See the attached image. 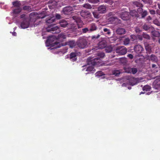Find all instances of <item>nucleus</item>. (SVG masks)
Masks as SVG:
<instances>
[{
	"label": "nucleus",
	"instance_id": "obj_30",
	"mask_svg": "<svg viewBox=\"0 0 160 160\" xmlns=\"http://www.w3.org/2000/svg\"><path fill=\"white\" fill-rule=\"evenodd\" d=\"M121 72L120 70H114L112 72V74L115 76H118L120 75Z\"/></svg>",
	"mask_w": 160,
	"mask_h": 160
},
{
	"label": "nucleus",
	"instance_id": "obj_8",
	"mask_svg": "<svg viewBox=\"0 0 160 160\" xmlns=\"http://www.w3.org/2000/svg\"><path fill=\"white\" fill-rule=\"evenodd\" d=\"M157 78L153 84V87L156 89H160V76H156Z\"/></svg>",
	"mask_w": 160,
	"mask_h": 160
},
{
	"label": "nucleus",
	"instance_id": "obj_18",
	"mask_svg": "<svg viewBox=\"0 0 160 160\" xmlns=\"http://www.w3.org/2000/svg\"><path fill=\"white\" fill-rule=\"evenodd\" d=\"M89 32L96 31L98 28L97 26L95 23H92L89 27Z\"/></svg>",
	"mask_w": 160,
	"mask_h": 160
},
{
	"label": "nucleus",
	"instance_id": "obj_38",
	"mask_svg": "<svg viewBox=\"0 0 160 160\" xmlns=\"http://www.w3.org/2000/svg\"><path fill=\"white\" fill-rule=\"evenodd\" d=\"M142 35L143 38L147 39H150V36L146 33L143 32Z\"/></svg>",
	"mask_w": 160,
	"mask_h": 160
},
{
	"label": "nucleus",
	"instance_id": "obj_54",
	"mask_svg": "<svg viewBox=\"0 0 160 160\" xmlns=\"http://www.w3.org/2000/svg\"><path fill=\"white\" fill-rule=\"evenodd\" d=\"M100 37V35L98 34L97 36L94 35L92 37V39H97L98 38Z\"/></svg>",
	"mask_w": 160,
	"mask_h": 160
},
{
	"label": "nucleus",
	"instance_id": "obj_22",
	"mask_svg": "<svg viewBox=\"0 0 160 160\" xmlns=\"http://www.w3.org/2000/svg\"><path fill=\"white\" fill-rule=\"evenodd\" d=\"M106 7L104 5H101L98 8V11L100 13H104L106 12Z\"/></svg>",
	"mask_w": 160,
	"mask_h": 160
},
{
	"label": "nucleus",
	"instance_id": "obj_46",
	"mask_svg": "<svg viewBox=\"0 0 160 160\" xmlns=\"http://www.w3.org/2000/svg\"><path fill=\"white\" fill-rule=\"evenodd\" d=\"M103 2L108 3L110 5L112 4L113 3L112 0H103Z\"/></svg>",
	"mask_w": 160,
	"mask_h": 160
},
{
	"label": "nucleus",
	"instance_id": "obj_47",
	"mask_svg": "<svg viewBox=\"0 0 160 160\" xmlns=\"http://www.w3.org/2000/svg\"><path fill=\"white\" fill-rule=\"evenodd\" d=\"M153 23L154 24L156 25L157 26H160V23L156 19L153 21Z\"/></svg>",
	"mask_w": 160,
	"mask_h": 160
},
{
	"label": "nucleus",
	"instance_id": "obj_33",
	"mask_svg": "<svg viewBox=\"0 0 160 160\" xmlns=\"http://www.w3.org/2000/svg\"><path fill=\"white\" fill-rule=\"evenodd\" d=\"M131 40L133 42H137V35H132L131 36Z\"/></svg>",
	"mask_w": 160,
	"mask_h": 160
},
{
	"label": "nucleus",
	"instance_id": "obj_31",
	"mask_svg": "<svg viewBox=\"0 0 160 160\" xmlns=\"http://www.w3.org/2000/svg\"><path fill=\"white\" fill-rule=\"evenodd\" d=\"M145 4L151 5L153 3L152 0H141Z\"/></svg>",
	"mask_w": 160,
	"mask_h": 160
},
{
	"label": "nucleus",
	"instance_id": "obj_39",
	"mask_svg": "<svg viewBox=\"0 0 160 160\" xmlns=\"http://www.w3.org/2000/svg\"><path fill=\"white\" fill-rule=\"evenodd\" d=\"M72 18L74 20H75L76 22H77L78 21H79L80 19L79 18V17L78 16V15H74L72 17Z\"/></svg>",
	"mask_w": 160,
	"mask_h": 160
},
{
	"label": "nucleus",
	"instance_id": "obj_15",
	"mask_svg": "<svg viewBox=\"0 0 160 160\" xmlns=\"http://www.w3.org/2000/svg\"><path fill=\"white\" fill-rule=\"evenodd\" d=\"M120 17L124 20H127L129 18V13L127 12H122L120 14Z\"/></svg>",
	"mask_w": 160,
	"mask_h": 160
},
{
	"label": "nucleus",
	"instance_id": "obj_51",
	"mask_svg": "<svg viewBox=\"0 0 160 160\" xmlns=\"http://www.w3.org/2000/svg\"><path fill=\"white\" fill-rule=\"evenodd\" d=\"M88 1L92 3H96L99 2V0H89Z\"/></svg>",
	"mask_w": 160,
	"mask_h": 160
},
{
	"label": "nucleus",
	"instance_id": "obj_19",
	"mask_svg": "<svg viewBox=\"0 0 160 160\" xmlns=\"http://www.w3.org/2000/svg\"><path fill=\"white\" fill-rule=\"evenodd\" d=\"M144 45L147 51V52L149 54L151 53L152 52V50L150 45L147 42H145L144 43Z\"/></svg>",
	"mask_w": 160,
	"mask_h": 160
},
{
	"label": "nucleus",
	"instance_id": "obj_4",
	"mask_svg": "<svg viewBox=\"0 0 160 160\" xmlns=\"http://www.w3.org/2000/svg\"><path fill=\"white\" fill-rule=\"evenodd\" d=\"M115 51L118 55H124L127 52V49L123 46H119L116 48Z\"/></svg>",
	"mask_w": 160,
	"mask_h": 160
},
{
	"label": "nucleus",
	"instance_id": "obj_41",
	"mask_svg": "<svg viewBox=\"0 0 160 160\" xmlns=\"http://www.w3.org/2000/svg\"><path fill=\"white\" fill-rule=\"evenodd\" d=\"M138 72L137 69L136 68H132L131 71V73H132L133 74H135Z\"/></svg>",
	"mask_w": 160,
	"mask_h": 160
},
{
	"label": "nucleus",
	"instance_id": "obj_52",
	"mask_svg": "<svg viewBox=\"0 0 160 160\" xmlns=\"http://www.w3.org/2000/svg\"><path fill=\"white\" fill-rule=\"evenodd\" d=\"M135 31L137 33H139L142 32V30L138 27H136L135 29Z\"/></svg>",
	"mask_w": 160,
	"mask_h": 160
},
{
	"label": "nucleus",
	"instance_id": "obj_61",
	"mask_svg": "<svg viewBox=\"0 0 160 160\" xmlns=\"http://www.w3.org/2000/svg\"><path fill=\"white\" fill-rule=\"evenodd\" d=\"M151 19H152V18L149 16H148L147 18V20L148 21H149Z\"/></svg>",
	"mask_w": 160,
	"mask_h": 160
},
{
	"label": "nucleus",
	"instance_id": "obj_56",
	"mask_svg": "<svg viewBox=\"0 0 160 160\" xmlns=\"http://www.w3.org/2000/svg\"><path fill=\"white\" fill-rule=\"evenodd\" d=\"M114 13L113 12H110L108 14V17H113V16L114 15Z\"/></svg>",
	"mask_w": 160,
	"mask_h": 160
},
{
	"label": "nucleus",
	"instance_id": "obj_10",
	"mask_svg": "<svg viewBox=\"0 0 160 160\" xmlns=\"http://www.w3.org/2000/svg\"><path fill=\"white\" fill-rule=\"evenodd\" d=\"M48 27L47 28V31L48 32H52L53 33H58L60 32V30L58 26H56L54 27Z\"/></svg>",
	"mask_w": 160,
	"mask_h": 160
},
{
	"label": "nucleus",
	"instance_id": "obj_21",
	"mask_svg": "<svg viewBox=\"0 0 160 160\" xmlns=\"http://www.w3.org/2000/svg\"><path fill=\"white\" fill-rule=\"evenodd\" d=\"M132 5L134 7L138 8H142L143 6L141 3L138 1L133 2H132Z\"/></svg>",
	"mask_w": 160,
	"mask_h": 160
},
{
	"label": "nucleus",
	"instance_id": "obj_26",
	"mask_svg": "<svg viewBox=\"0 0 160 160\" xmlns=\"http://www.w3.org/2000/svg\"><path fill=\"white\" fill-rule=\"evenodd\" d=\"M59 23L60 26L62 28L66 27L68 25V23L64 19L60 21Z\"/></svg>",
	"mask_w": 160,
	"mask_h": 160
},
{
	"label": "nucleus",
	"instance_id": "obj_35",
	"mask_svg": "<svg viewBox=\"0 0 160 160\" xmlns=\"http://www.w3.org/2000/svg\"><path fill=\"white\" fill-rule=\"evenodd\" d=\"M118 19V18L116 17H110L108 19V21L109 22H110L112 23L114 21H115L116 20H117Z\"/></svg>",
	"mask_w": 160,
	"mask_h": 160
},
{
	"label": "nucleus",
	"instance_id": "obj_16",
	"mask_svg": "<svg viewBox=\"0 0 160 160\" xmlns=\"http://www.w3.org/2000/svg\"><path fill=\"white\" fill-rule=\"evenodd\" d=\"M137 11L139 14H141L142 18H144L148 14L147 11L146 10L143 11L142 8H138Z\"/></svg>",
	"mask_w": 160,
	"mask_h": 160
},
{
	"label": "nucleus",
	"instance_id": "obj_58",
	"mask_svg": "<svg viewBox=\"0 0 160 160\" xmlns=\"http://www.w3.org/2000/svg\"><path fill=\"white\" fill-rule=\"evenodd\" d=\"M128 57L130 59H132L133 58V55L131 54H128Z\"/></svg>",
	"mask_w": 160,
	"mask_h": 160
},
{
	"label": "nucleus",
	"instance_id": "obj_9",
	"mask_svg": "<svg viewBox=\"0 0 160 160\" xmlns=\"http://www.w3.org/2000/svg\"><path fill=\"white\" fill-rule=\"evenodd\" d=\"M74 7V6H73V7L71 6L66 7L63 8L62 12L64 14L68 15L71 13V11L73 10Z\"/></svg>",
	"mask_w": 160,
	"mask_h": 160
},
{
	"label": "nucleus",
	"instance_id": "obj_5",
	"mask_svg": "<svg viewBox=\"0 0 160 160\" xmlns=\"http://www.w3.org/2000/svg\"><path fill=\"white\" fill-rule=\"evenodd\" d=\"M32 19H30L28 18L24 19L23 21L21 23L20 26L22 28L25 29L28 27L30 24V21Z\"/></svg>",
	"mask_w": 160,
	"mask_h": 160
},
{
	"label": "nucleus",
	"instance_id": "obj_34",
	"mask_svg": "<svg viewBox=\"0 0 160 160\" xmlns=\"http://www.w3.org/2000/svg\"><path fill=\"white\" fill-rule=\"evenodd\" d=\"M22 9L24 10H27L28 11H32V8L30 6H25L23 7Z\"/></svg>",
	"mask_w": 160,
	"mask_h": 160
},
{
	"label": "nucleus",
	"instance_id": "obj_64",
	"mask_svg": "<svg viewBox=\"0 0 160 160\" xmlns=\"http://www.w3.org/2000/svg\"><path fill=\"white\" fill-rule=\"evenodd\" d=\"M157 5L158 6V7L160 9V3H158L157 4Z\"/></svg>",
	"mask_w": 160,
	"mask_h": 160
},
{
	"label": "nucleus",
	"instance_id": "obj_36",
	"mask_svg": "<svg viewBox=\"0 0 160 160\" xmlns=\"http://www.w3.org/2000/svg\"><path fill=\"white\" fill-rule=\"evenodd\" d=\"M103 31L105 33V34H107L108 35H110L111 33L110 30L107 28H104L103 29Z\"/></svg>",
	"mask_w": 160,
	"mask_h": 160
},
{
	"label": "nucleus",
	"instance_id": "obj_24",
	"mask_svg": "<svg viewBox=\"0 0 160 160\" xmlns=\"http://www.w3.org/2000/svg\"><path fill=\"white\" fill-rule=\"evenodd\" d=\"M147 58L148 59L153 62H156L158 61L157 57L154 54H152L150 56H148Z\"/></svg>",
	"mask_w": 160,
	"mask_h": 160
},
{
	"label": "nucleus",
	"instance_id": "obj_23",
	"mask_svg": "<svg viewBox=\"0 0 160 160\" xmlns=\"http://www.w3.org/2000/svg\"><path fill=\"white\" fill-rule=\"evenodd\" d=\"M106 46V42L105 41H101L98 44V47L100 49L105 48Z\"/></svg>",
	"mask_w": 160,
	"mask_h": 160
},
{
	"label": "nucleus",
	"instance_id": "obj_20",
	"mask_svg": "<svg viewBox=\"0 0 160 160\" xmlns=\"http://www.w3.org/2000/svg\"><path fill=\"white\" fill-rule=\"evenodd\" d=\"M116 33L119 35H121L125 33V29L122 28H118L116 30Z\"/></svg>",
	"mask_w": 160,
	"mask_h": 160
},
{
	"label": "nucleus",
	"instance_id": "obj_45",
	"mask_svg": "<svg viewBox=\"0 0 160 160\" xmlns=\"http://www.w3.org/2000/svg\"><path fill=\"white\" fill-rule=\"evenodd\" d=\"M131 68L129 67L125 68V72L128 73H131Z\"/></svg>",
	"mask_w": 160,
	"mask_h": 160
},
{
	"label": "nucleus",
	"instance_id": "obj_55",
	"mask_svg": "<svg viewBox=\"0 0 160 160\" xmlns=\"http://www.w3.org/2000/svg\"><path fill=\"white\" fill-rule=\"evenodd\" d=\"M149 12L151 14L154 15L156 13L155 11L154 10H149Z\"/></svg>",
	"mask_w": 160,
	"mask_h": 160
},
{
	"label": "nucleus",
	"instance_id": "obj_43",
	"mask_svg": "<svg viewBox=\"0 0 160 160\" xmlns=\"http://www.w3.org/2000/svg\"><path fill=\"white\" fill-rule=\"evenodd\" d=\"M130 39L128 38H126L124 41V43L125 45H128L129 43Z\"/></svg>",
	"mask_w": 160,
	"mask_h": 160
},
{
	"label": "nucleus",
	"instance_id": "obj_62",
	"mask_svg": "<svg viewBox=\"0 0 160 160\" xmlns=\"http://www.w3.org/2000/svg\"><path fill=\"white\" fill-rule=\"evenodd\" d=\"M12 35L15 36L17 35V33L15 32H13L12 33Z\"/></svg>",
	"mask_w": 160,
	"mask_h": 160
},
{
	"label": "nucleus",
	"instance_id": "obj_11",
	"mask_svg": "<svg viewBox=\"0 0 160 160\" xmlns=\"http://www.w3.org/2000/svg\"><path fill=\"white\" fill-rule=\"evenodd\" d=\"M80 14L81 16L84 18H89L91 15V13L89 11L84 10H82L80 12Z\"/></svg>",
	"mask_w": 160,
	"mask_h": 160
},
{
	"label": "nucleus",
	"instance_id": "obj_14",
	"mask_svg": "<svg viewBox=\"0 0 160 160\" xmlns=\"http://www.w3.org/2000/svg\"><path fill=\"white\" fill-rule=\"evenodd\" d=\"M55 18L53 17H52L49 18L46 20V23L48 24V27L51 28L53 25L55 24V23H53L55 21Z\"/></svg>",
	"mask_w": 160,
	"mask_h": 160
},
{
	"label": "nucleus",
	"instance_id": "obj_25",
	"mask_svg": "<svg viewBox=\"0 0 160 160\" xmlns=\"http://www.w3.org/2000/svg\"><path fill=\"white\" fill-rule=\"evenodd\" d=\"M76 53L75 52H71L70 55V59L73 62L76 61Z\"/></svg>",
	"mask_w": 160,
	"mask_h": 160
},
{
	"label": "nucleus",
	"instance_id": "obj_2",
	"mask_svg": "<svg viewBox=\"0 0 160 160\" xmlns=\"http://www.w3.org/2000/svg\"><path fill=\"white\" fill-rule=\"evenodd\" d=\"M48 14H46V11H42L41 13L39 14H35L34 13H31L30 15V18L31 19L32 18L34 22H35L36 19L38 18H43Z\"/></svg>",
	"mask_w": 160,
	"mask_h": 160
},
{
	"label": "nucleus",
	"instance_id": "obj_50",
	"mask_svg": "<svg viewBox=\"0 0 160 160\" xmlns=\"http://www.w3.org/2000/svg\"><path fill=\"white\" fill-rule=\"evenodd\" d=\"M82 31L83 33H86L88 32H89V28H82Z\"/></svg>",
	"mask_w": 160,
	"mask_h": 160
},
{
	"label": "nucleus",
	"instance_id": "obj_48",
	"mask_svg": "<svg viewBox=\"0 0 160 160\" xmlns=\"http://www.w3.org/2000/svg\"><path fill=\"white\" fill-rule=\"evenodd\" d=\"M98 56L101 58H103L105 56L104 53L102 52L98 53Z\"/></svg>",
	"mask_w": 160,
	"mask_h": 160
},
{
	"label": "nucleus",
	"instance_id": "obj_49",
	"mask_svg": "<svg viewBox=\"0 0 160 160\" xmlns=\"http://www.w3.org/2000/svg\"><path fill=\"white\" fill-rule=\"evenodd\" d=\"M137 41H142V35H137Z\"/></svg>",
	"mask_w": 160,
	"mask_h": 160
},
{
	"label": "nucleus",
	"instance_id": "obj_32",
	"mask_svg": "<svg viewBox=\"0 0 160 160\" xmlns=\"http://www.w3.org/2000/svg\"><path fill=\"white\" fill-rule=\"evenodd\" d=\"M151 88L149 85H145L142 88V90L144 91H149L150 90Z\"/></svg>",
	"mask_w": 160,
	"mask_h": 160
},
{
	"label": "nucleus",
	"instance_id": "obj_57",
	"mask_svg": "<svg viewBox=\"0 0 160 160\" xmlns=\"http://www.w3.org/2000/svg\"><path fill=\"white\" fill-rule=\"evenodd\" d=\"M93 14L94 16V17L96 18H98V15L97 14V13L95 12H93Z\"/></svg>",
	"mask_w": 160,
	"mask_h": 160
},
{
	"label": "nucleus",
	"instance_id": "obj_1",
	"mask_svg": "<svg viewBox=\"0 0 160 160\" xmlns=\"http://www.w3.org/2000/svg\"><path fill=\"white\" fill-rule=\"evenodd\" d=\"M87 62L88 65L86 71L89 72L92 71L94 72L95 70L94 68V66L98 64L101 62L100 59L99 57L93 58L89 57L87 59Z\"/></svg>",
	"mask_w": 160,
	"mask_h": 160
},
{
	"label": "nucleus",
	"instance_id": "obj_44",
	"mask_svg": "<svg viewBox=\"0 0 160 160\" xmlns=\"http://www.w3.org/2000/svg\"><path fill=\"white\" fill-rule=\"evenodd\" d=\"M143 29L145 31H147L149 29V27L146 24H144L142 27Z\"/></svg>",
	"mask_w": 160,
	"mask_h": 160
},
{
	"label": "nucleus",
	"instance_id": "obj_40",
	"mask_svg": "<svg viewBox=\"0 0 160 160\" xmlns=\"http://www.w3.org/2000/svg\"><path fill=\"white\" fill-rule=\"evenodd\" d=\"M83 7L87 9H91L92 8V6L88 3L84 4L83 5Z\"/></svg>",
	"mask_w": 160,
	"mask_h": 160
},
{
	"label": "nucleus",
	"instance_id": "obj_42",
	"mask_svg": "<svg viewBox=\"0 0 160 160\" xmlns=\"http://www.w3.org/2000/svg\"><path fill=\"white\" fill-rule=\"evenodd\" d=\"M53 39V38L52 37H50L47 40V42H48L49 44L52 43L53 42L52 39Z\"/></svg>",
	"mask_w": 160,
	"mask_h": 160
},
{
	"label": "nucleus",
	"instance_id": "obj_17",
	"mask_svg": "<svg viewBox=\"0 0 160 160\" xmlns=\"http://www.w3.org/2000/svg\"><path fill=\"white\" fill-rule=\"evenodd\" d=\"M12 7L14 8H21L22 4L20 1H16L12 2Z\"/></svg>",
	"mask_w": 160,
	"mask_h": 160
},
{
	"label": "nucleus",
	"instance_id": "obj_6",
	"mask_svg": "<svg viewBox=\"0 0 160 160\" xmlns=\"http://www.w3.org/2000/svg\"><path fill=\"white\" fill-rule=\"evenodd\" d=\"M135 52L138 54L139 57L142 56V53L144 51V49L140 45H136L134 48Z\"/></svg>",
	"mask_w": 160,
	"mask_h": 160
},
{
	"label": "nucleus",
	"instance_id": "obj_7",
	"mask_svg": "<svg viewBox=\"0 0 160 160\" xmlns=\"http://www.w3.org/2000/svg\"><path fill=\"white\" fill-rule=\"evenodd\" d=\"M22 10V8H13L11 12L12 15L14 17H17Z\"/></svg>",
	"mask_w": 160,
	"mask_h": 160
},
{
	"label": "nucleus",
	"instance_id": "obj_27",
	"mask_svg": "<svg viewBox=\"0 0 160 160\" xmlns=\"http://www.w3.org/2000/svg\"><path fill=\"white\" fill-rule=\"evenodd\" d=\"M151 34L153 36L156 37H158L160 36V33L155 30L152 31Z\"/></svg>",
	"mask_w": 160,
	"mask_h": 160
},
{
	"label": "nucleus",
	"instance_id": "obj_63",
	"mask_svg": "<svg viewBox=\"0 0 160 160\" xmlns=\"http://www.w3.org/2000/svg\"><path fill=\"white\" fill-rule=\"evenodd\" d=\"M156 67V65L155 64H153L152 65V67L153 68H155Z\"/></svg>",
	"mask_w": 160,
	"mask_h": 160
},
{
	"label": "nucleus",
	"instance_id": "obj_59",
	"mask_svg": "<svg viewBox=\"0 0 160 160\" xmlns=\"http://www.w3.org/2000/svg\"><path fill=\"white\" fill-rule=\"evenodd\" d=\"M102 72L101 71L97 72V75H98L99 76H101L102 75Z\"/></svg>",
	"mask_w": 160,
	"mask_h": 160
},
{
	"label": "nucleus",
	"instance_id": "obj_60",
	"mask_svg": "<svg viewBox=\"0 0 160 160\" xmlns=\"http://www.w3.org/2000/svg\"><path fill=\"white\" fill-rule=\"evenodd\" d=\"M25 16V14H22L21 15L20 17L21 18H24H24Z\"/></svg>",
	"mask_w": 160,
	"mask_h": 160
},
{
	"label": "nucleus",
	"instance_id": "obj_29",
	"mask_svg": "<svg viewBox=\"0 0 160 160\" xmlns=\"http://www.w3.org/2000/svg\"><path fill=\"white\" fill-rule=\"evenodd\" d=\"M68 45L70 48H72L75 46V42L74 41H70L68 42Z\"/></svg>",
	"mask_w": 160,
	"mask_h": 160
},
{
	"label": "nucleus",
	"instance_id": "obj_13",
	"mask_svg": "<svg viewBox=\"0 0 160 160\" xmlns=\"http://www.w3.org/2000/svg\"><path fill=\"white\" fill-rule=\"evenodd\" d=\"M48 7L50 9L54 8L57 5V2L55 0H50L48 3Z\"/></svg>",
	"mask_w": 160,
	"mask_h": 160
},
{
	"label": "nucleus",
	"instance_id": "obj_37",
	"mask_svg": "<svg viewBox=\"0 0 160 160\" xmlns=\"http://www.w3.org/2000/svg\"><path fill=\"white\" fill-rule=\"evenodd\" d=\"M120 62L123 64H125L127 62V59L125 58H121L120 59Z\"/></svg>",
	"mask_w": 160,
	"mask_h": 160
},
{
	"label": "nucleus",
	"instance_id": "obj_12",
	"mask_svg": "<svg viewBox=\"0 0 160 160\" xmlns=\"http://www.w3.org/2000/svg\"><path fill=\"white\" fill-rule=\"evenodd\" d=\"M139 80V78H135L134 77H131L129 79L130 84L132 86H133L138 83Z\"/></svg>",
	"mask_w": 160,
	"mask_h": 160
},
{
	"label": "nucleus",
	"instance_id": "obj_28",
	"mask_svg": "<svg viewBox=\"0 0 160 160\" xmlns=\"http://www.w3.org/2000/svg\"><path fill=\"white\" fill-rule=\"evenodd\" d=\"M105 48V51L107 53L111 52L112 50V47L111 46H108L107 47L106 46Z\"/></svg>",
	"mask_w": 160,
	"mask_h": 160
},
{
	"label": "nucleus",
	"instance_id": "obj_53",
	"mask_svg": "<svg viewBox=\"0 0 160 160\" xmlns=\"http://www.w3.org/2000/svg\"><path fill=\"white\" fill-rule=\"evenodd\" d=\"M55 17L56 19H59L61 18V17L60 14L56 13L55 14Z\"/></svg>",
	"mask_w": 160,
	"mask_h": 160
},
{
	"label": "nucleus",
	"instance_id": "obj_3",
	"mask_svg": "<svg viewBox=\"0 0 160 160\" xmlns=\"http://www.w3.org/2000/svg\"><path fill=\"white\" fill-rule=\"evenodd\" d=\"M78 46L81 48H84L88 46V42L83 38L80 37L77 42Z\"/></svg>",
	"mask_w": 160,
	"mask_h": 160
}]
</instances>
